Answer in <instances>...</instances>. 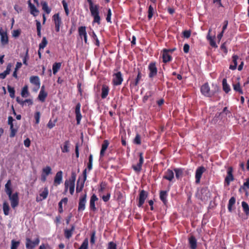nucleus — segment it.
Instances as JSON below:
<instances>
[{
  "instance_id": "12",
  "label": "nucleus",
  "mask_w": 249,
  "mask_h": 249,
  "mask_svg": "<svg viewBox=\"0 0 249 249\" xmlns=\"http://www.w3.org/2000/svg\"><path fill=\"white\" fill-rule=\"evenodd\" d=\"M139 161L137 165L132 166L133 169L137 172H139L142 169V166L143 163V157L142 153H139Z\"/></svg>"
},
{
  "instance_id": "21",
  "label": "nucleus",
  "mask_w": 249,
  "mask_h": 249,
  "mask_svg": "<svg viewBox=\"0 0 249 249\" xmlns=\"http://www.w3.org/2000/svg\"><path fill=\"white\" fill-rule=\"evenodd\" d=\"M62 178V172L60 171L56 173L54 179V185L57 186L61 183Z\"/></svg>"
},
{
  "instance_id": "62",
  "label": "nucleus",
  "mask_w": 249,
  "mask_h": 249,
  "mask_svg": "<svg viewBox=\"0 0 249 249\" xmlns=\"http://www.w3.org/2000/svg\"><path fill=\"white\" fill-rule=\"evenodd\" d=\"M21 33V31L19 29L15 30L13 31L12 36L13 37H17L19 36Z\"/></svg>"
},
{
  "instance_id": "10",
  "label": "nucleus",
  "mask_w": 249,
  "mask_h": 249,
  "mask_svg": "<svg viewBox=\"0 0 249 249\" xmlns=\"http://www.w3.org/2000/svg\"><path fill=\"white\" fill-rule=\"evenodd\" d=\"M205 171V168L203 166H200L197 168L195 175L196 183L198 184L200 182L202 175Z\"/></svg>"
},
{
  "instance_id": "40",
  "label": "nucleus",
  "mask_w": 249,
  "mask_h": 249,
  "mask_svg": "<svg viewBox=\"0 0 249 249\" xmlns=\"http://www.w3.org/2000/svg\"><path fill=\"white\" fill-rule=\"evenodd\" d=\"M242 206L244 212L247 215L249 214V206L248 203L245 201L242 202Z\"/></svg>"
},
{
  "instance_id": "49",
  "label": "nucleus",
  "mask_w": 249,
  "mask_h": 249,
  "mask_svg": "<svg viewBox=\"0 0 249 249\" xmlns=\"http://www.w3.org/2000/svg\"><path fill=\"white\" fill-rule=\"evenodd\" d=\"M92 161L93 157L91 154H90L89 158V162L88 163V169L89 171L91 170L92 168Z\"/></svg>"
},
{
  "instance_id": "24",
  "label": "nucleus",
  "mask_w": 249,
  "mask_h": 249,
  "mask_svg": "<svg viewBox=\"0 0 249 249\" xmlns=\"http://www.w3.org/2000/svg\"><path fill=\"white\" fill-rule=\"evenodd\" d=\"M108 145V142L107 140H105L103 142V143L102 145V148L100 153V157L104 156L105 152L107 150Z\"/></svg>"
},
{
  "instance_id": "38",
  "label": "nucleus",
  "mask_w": 249,
  "mask_h": 249,
  "mask_svg": "<svg viewBox=\"0 0 249 249\" xmlns=\"http://www.w3.org/2000/svg\"><path fill=\"white\" fill-rule=\"evenodd\" d=\"M10 138H13L15 136L17 131H18V127L17 126H11V127H10Z\"/></svg>"
},
{
  "instance_id": "25",
  "label": "nucleus",
  "mask_w": 249,
  "mask_h": 249,
  "mask_svg": "<svg viewBox=\"0 0 249 249\" xmlns=\"http://www.w3.org/2000/svg\"><path fill=\"white\" fill-rule=\"evenodd\" d=\"M109 88L106 85H103L102 88V94L101 97L103 99H105L107 97L108 94Z\"/></svg>"
},
{
  "instance_id": "56",
  "label": "nucleus",
  "mask_w": 249,
  "mask_h": 249,
  "mask_svg": "<svg viewBox=\"0 0 249 249\" xmlns=\"http://www.w3.org/2000/svg\"><path fill=\"white\" fill-rule=\"evenodd\" d=\"M134 142L135 144L140 145L141 143V136L139 134H137L134 140Z\"/></svg>"
},
{
  "instance_id": "6",
  "label": "nucleus",
  "mask_w": 249,
  "mask_h": 249,
  "mask_svg": "<svg viewBox=\"0 0 249 249\" xmlns=\"http://www.w3.org/2000/svg\"><path fill=\"white\" fill-rule=\"evenodd\" d=\"M201 92L203 95L207 97H211L213 93L210 91V88L208 84L205 83L201 87Z\"/></svg>"
},
{
  "instance_id": "3",
  "label": "nucleus",
  "mask_w": 249,
  "mask_h": 249,
  "mask_svg": "<svg viewBox=\"0 0 249 249\" xmlns=\"http://www.w3.org/2000/svg\"><path fill=\"white\" fill-rule=\"evenodd\" d=\"M86 202L87 194L85 193L80 197L78 207V211L79 212L83 211L85 209Z\"/></svg>"
},
{
  "instance_id": "22",
  "label": "nucleus",
  "mask_w": 249,
  "mask_h": 249,
  "mask_svg": "<svg viewBox=\"0 0 249 249\" xmlns=\"http://www.w3.org/2000/svg\"><path fill=\"white\" fill-rule=\"evenodd\" d=\"M168 194L166 191H161L160 193V198L161 201L163 203L164 205H166L167 203V197Z\"/></svg>"
},
{
  "instance_id": "59",
  "label": "nucleus",
  "mask_w": 249,
  "mask_h": 249,
  "mask_svg": "<svg viewBox=\"0 0 249 249\" xmlns=\"http://www.w3.org/2000/svg\"><path fill=\"white\" fill-rule=\"evenodd\" d=\"M152 94L153 92L152 91L147 92L143 98V102H146L150 97L152 96Z\"/></svg>"
},
{
  "instance_id": "23",
  "label": "nucleus",
  "mask_w": 249,
  "mask_h": 249,
  "mask_svg": "<svg viewBox=\"0 0 249 249\" xmlns=\"http://www.w3.org/2000/svg\"><path fill=\"white\" fill-rule=\"evenodd\" d=\"M47 96V93L44 90V87H42L39 92L38 98L40 101H41L42 102H43L45 101Z\"/></svg>"
},
{
  "instance_id": "18",
  "label": "nucleus",
  "mask_w": 249,
  "mask_h": 249,
  "mask_svg": "<svg viewBox=\"0 0 249 249\" xmlns=\"http://www.w3.org/2000/svg\"><path fill=\"white\" fill-rule=\"evenodd\" d=\"M98 199V197L95 194H93L90 197L89 201V207L90 208L94 211L96 209L95 207V202L97 201Z\"/></svg>"
},
{
  "instance_id": "15",
  "label": "nucleus",
  "mask_w": 249,
  "mask_h": 249,
  "mask_svg": "<svg viewBox=\"0 0 249 249\" xmlns=\"http://www.w3.org/2000/svg\"><path fill=\"white\" fill-rule=\"evenodd\" d=\"M80 107L81 105L80 103H78L75 107V113L76 115V119L77 121V124H79L82 118V115L80 113Z\"/></svg>"
},
{
  "instance_id": "54",
  "label": "nucleus",
  "mask_w": 249,
  "mask_h": 249,
  "mask_svg": "<svg viewBox=\"0 0 249 249\" xmlns=\"http://www.w3.org/2000/svg\"><path fill=\"white\" fill-rule=\"evenodd\" d=\"M107 11V17H106V20L107 22L111 23V15H112L111 11L110 8H108Z\"/></svg>"
},
{
  "instance_id": "50",
  "label": "nucleus",
  "mask_w": 249,
  "mask_h": 249,
  "mask_svg": "<svg viewBox=\"0 0 249 249\" xmlns=\"http://www.w3.org/2000/svg\"><path fill=\"white\" fill-rule=\"evenodd\" d=\"M233 87L234 90L238 92L240 94H243V91L241 89L240 85L239 83L236 84H233Z\"/></svg>"
},
{
  "instance_id": "20",
  "label": "nucleus",
  "mask_w": 249,
  "mask_h": 249,
  "mask_svg": "<svg viewBox=\"0 0 249 249\" xmlns=\"http://www.w3.org/2000/svg\"><path fill=\"white\" fill-rule=\"evenodd\" d=\"M12 67V64L11 63H9L6 67V70L3 72L0 73V78L2 79H4L6 76L10 73Z\"/></svg>"
},
{
  "instance_id": "41",
  "label": "nucleus",
  "mask_w": 249,
  "mask_h": 249,
  "mask_svg": "<svg viewBox=\"0 0 249 249\" xmlns=\"http://www.w3.org/2000/svg\"><path fill=\"white\" fill-rule=\"evenodd\" d=\"M30 9L31 14L34 16H36L38 15L39 11L36 8L34 5H31V6L30 7Z\"/></svg>"
},
{
  "instance_id": "44",
  "label": "nucleus",
  "mask_w": 249,
  "mask_h": 249,
  "mask_svg": "<svg viewBox=\"0 0 249 249\" xmlns=\"http://www.w3.org/2000/svg\"><path fill=\"white\" fill-rule=\"evenodd\" d=\"M51 171H52L51 168L50 166H47L46 167L43 168L42 174H43L46 176H48L49 174H51L52 173Z\"/></svg>"
},
{
  "instance_id": "53",
  "label": "nucleus",
  "mask_w": 249,
  "mask_h": 249,
  "mask_svg": "<svg viewBox=\"0 0 249 249\" xmlns=\"http://www.w3.org/2000/svg\"><path fill=\"white\" fill-rule=\"evenodd\" d=\"M107 249H117V245L114 242H109L108 243Z\"/></svg>"
},
{
  "instance_id": "45",
  "label": "nucleus",
  "mask_w": 249,
  "mask_h": 249,
  "mask_svg": "<svg viewBox=\"0 0 249 249\" xmlns=\"http://www.w3.org/2000/svg\"><path fill=\"white\" fill-rule=\"evenodd\" d=\"M36 29H37V34L39 37H41V23L40 21L36 20Z\"/></svg>"
},
{
  "instance_id": "43",
  "label": "nucleus",
  "mask_w": 249,
  "mask_h": 249,
  "mask_svg": "<svg viewBox=\"0 0 249 249\" xmlns=\"http://www.w3.org/2000/svg\"><path fill=\"white\" fill-rule=\"evenodd\" d=\"M154 12V9L152 5H150L148 7V18L149 19H150L153 16Z\"/></svg>"
},
{
  "instance_id": "1",
  "label": "nucleus",
  "mask_w": 249,
  "mask_h": 249,
  "mask_svg": "<svg viewBox=\"0 0 249 249\" xmlns=\"http://www.w3.org/2000/svg\"><path fill=\"white\" fill-rule=\"evenodd\" d=\"M11 186V180L9 179L5 185V192L8 196L12 208L15 209L19 204L18 193V192H16L12 194Z\"/></svg>"
},
{
  "instance_id": "57",
  "label": "nucleus",
  "mask_w": 249,
  "mask_h": 249,
  "mask_svg": "<svg viewBox=\"0 0 249 249\" xmlns=\"http://www.w3.org/2000/svg\"><path fill=\"white\" fill-rule=\"evenodd\" d=\"M70 142L69 141H66L63 146V153L68 152L69 151Z\"/></svg>"
},
{
  "instance_id": "42",
  "label": "nucleus",
  "mask_w": 249,
  "mask_h": 249,
  "mask_svg": "<svg viewBox=\"0 0 249 249\" xmlns=\"http://www.w3.org/2000/svg\"><path fill=\"white\" fill-rule=\"evenodd\" d=\"M65 190H67L69 189L70 193L71 195H72L74 191V184L69 183L68 186H65Z\"/></svg>"
},
{
  "instance_id": "16",
  "label": "nucleus",
  "mask_w": 249,
  "mask_h": 249,
  "mask_svg": "<svg viewBox=\"0 0 249 249\" xmlns=\"http://www.w3.org/2000/svg\"><path fill=\"white\" fill-rule=\"evenodd\" d=\"M162 59L163 62L164 63H166L167 62H168L170 61H171L172 57L171 55L169 54V53L168 52L167 49H163L162 51Z\"/></svg>"
},
{
  "instance_id": "30",
  "label": "nucleus",
  "mask_w": 249,
  "mask_h": 249,
  "mask_svg": "<svg viewBox=\"0 0 249 249\" xmlns=\"http://www.w3.org/2000/svg\"><path fill=\"white\" fill-rule=\"evenodd\" d=\"M74 226L72 225L70 229H66L65 230V235L67 238L69 239L71 236L72 232L74 230Z\"/></svg>"
},
{
  "instance_id": "47",
  "label": "nucleus",
  "mask_w": 249,
  "mask_h": 249,
  "mask_svg": "<svg viewBox=\"0 0 249 249\" xmlns=\"http://www.w3.org/2000/svg\"><path fill=\"white\" fill-rule=\"evenodd\" d=\"M47 40L45 37H43L42 40L41 42L39 44V48H40V50L43 49L47 44Z\"/></svg>"
},
{
  "instance_id": "8",
  "label": "nucleus",
  "mask_w": 249,
  "mask_h": 249,
  "mask_svg": "<svg viewBox=\"0 0 249 249\" xmlns=\"http://www.w3.org/2000/svg\"><path fill=\"white\" fill-rule=\"evenodd\" d=\"M113 76V82L114 85L116 86L121 85L123 81L121 72L119 71L115 73Z\"/></svg>"
},
{
  "instance_id": "46",
  "label": "nucleus",
  "mask_w": 249,
  "mask_h": 249,
  "mask_svg": "<svg viewBox=\"0 0 249 249\" xmlns=\"http://www.w3.org/2000/svg\"><path fill=\"white\" fill-rule=\"evenodd\" d=\"M28 94V86H25L22 89L21 95L23 97H26Z\"/></svg>"
},
{
  "instance_id": "4",
  "label": "nucleus",
  "mask_w": 249,
  "mask_h": 249,
  "mask_svg": "<svg viewBox=\"0 0 249 249\" xmlns=\"http://www.w3.org/2000/svg\"><path fill=\"white\" fill-rule=\"evenodd\" d=\"M147 196L148 193L146 191L143 190L140 191L139 197V203L138 204L139 207H141L143 205Z\"/></svg>"
},
{
  "instance_id": "19",
  "label": "nucleus",
  "mask_w": 249,
  "mask_h": 249,
  "mask_svg": "<svg viewBox=\"0 0 249 249\" xmlns=\"http://www.w3.org/2000/svg\"><path fill=\"white\" fill-rule=\"evenodd\" d=\"M174 178V173L172 170L168 169L165 173L163 178L171 181Z\"/></svg>"
},
{
  "instance_id": "33",
  "label": "nucleus",
  "mask_w": 249,
  "mask_h": 249,
  "mask_svg": "<svg viewBox=\"0 0 249 249\" xmlns=\"http://www.w3.org/2000/svg\"><path fill=\"white\" fill-rule=\"evenodd\" d=\"M76 178V174L74 172H72L71 177L69 180H66L65 182V186H67L69 183L74 184V182Z\"/></svg>"
},
{
  "instance_id": "36",
  "label": "nucleus",
  "mask_w": 249,
  "mask_h": 249,
  "mask_svg": "<svg viewBox=\"0 0 249 249\" xmlns=\"http://www.w3.org/2000/svg\"><path fill=\"white\" fill-rule=\"evenodd\" d=\"M86 29L85 26H81L78 28L79 35L81 38L87 35Z\"/></svg>"
},
{
  "instance_id": "64",
  "label": "nucleus",
  "mask_w": 249,
  "mask_h": 249,
  "mask_svg": "<svg viewBox=\"0 0 249 249\" xmlns=\"http://www.w3.org/2000/svg\"><path fill=\"white\" fill-rule=\"evenodd\" d=\"M243 189L246 190L249 189V178H247L245 182L244 183Z\"/></svg>"
},
{
  "instance_id": "11",
  "label": "nucleus",
  "mask_w": 249,
  "mask_h": 249,
  "mask_svg": "<svg viewBox=\"0 0 249 249\" xmlns=\"http://www.w3.org/2000/svg\"><path fill=\"white\" fill-rule=\"evenodd\" d=\"M233 169L231 167H229L227 170V175L225 179V182L229 185L230 182L234 180L232 175Z\"/></svg>"
},
{
  "instance_id": "35",
  "label": "nucleus",
  "mask_w": 249,
  "mask_h": 249,
  "mask_svg": "<svg viewBox=\"0 0 249 249\" xmlns=\"http://www.w3.org/2000/svg\"><path fill=\"white\" fill-rule=\"evenodd\" d=\"M230 112L228 109L227 107H225L223 111L221 112L217 113L216 114L215 116L216 117H220L221 115L223 116L224 117H226L228 114H230Z\"/></svg>"
},
{
  "instance_id": "28",
  "label": "nucleus",
  "mask_w": 249,
  "mask_h": 249,
  "mask_svg": "<svg viewBox=\"0 0 249 249\" xmlns=\"http://www.w3.org/2000/svg\"><path fill=\"white\" fill-rule=\"evenodd\" d=\"M238 59V56L237 55H233L232 56V62L233 65H231L230 66V69L232 70H234L236 69L237 65V59Z\"/></svg>"
},
{
  "instance_id": "27",
  "label": "nucleus",
  "mask_w": 249,
  "mask_h": 249,
  "mask_svg": "<svg viewBox=\"0 0 249 249\" xmlns=\"http://www.w3.org/2000/svg\"><path fill=\"white\" fill-rule=\"evenodd\" d=\"M236 199L234 196L231 197L228 203V209L230 212H231L232 211V206L235 204Z\"/></svg>"
},
{
  "instance_id": "32",
  "label": "nucleus",
  "mask_w": 249,
  "mask_h": 249,
  "mask_svg": "<svg viewBox=\"0 0 249 249\" xmlns=\"http://www.w3.org/2000/svg\"><path fill=\"white\" fill-rule=\"evenodd\" d=\"M222 86L223 89L226 93H228L231 90L230 86L227 84V80L225 78L222 80Z\"/></svg>"
},
{
  "instance_id": "55",
  "label": "nucleus",
  "mask_w": 249,
  "mask_h": 249,
  "mask_svg": "<svg viewBox=\"0 0 249 249\" xmlns=\"http://www.w3.org/2000/svg\"><path fill=\"white\" fill-rule=\"evenodd\" d=\"M141 78H142V73L140 71H139L137 76V78H136L135 82L134 83V85L135 86H136L139 84V81L141 80Z\"/></svg>"
},
{
  "instance_id": "7",
  "label": "nucleus",
  "mask_w": 249,
  "mask_h": 249,
  "mask_svg": "<svg viewBox=\"0 0 249 249\" xmlns=\"http://www.w3.org/2000/svg\"><path fill=\"white\" fill-rule=\"evenodd\" d=\"M148 70L150 71L149 73V78H153L157 75V68L156 66L155 63H150L148 66Z\"/></svg>"
},
{
  "instance_id": "31",
  "label": "nucleus",
  "mask_w": 249,
  "mask_h": 249,
  "mask_svg": "<svg viewBox=\"0 0 249 249\" xmlns=\"http://www.w3.org/2000/svg\"><path fill=\"white\" fill-rule=\"evenodd\" d=\"M61 66V63L55 62L53 65V74H56L58 71L60 70Z\"/></svg>"
},
{
  "instance_id": "61",
  "label": "nucleus",
  "mask_w": 249,
  "mask_h": 249,
  "mask_svg": "<svg viewBox=\"0 0 249 249\" xmlns=\"http://www.w3.org/2000/svg\"><path fill=\"white\" fill-rule=\"evenodd\" d=\"M83 249H88V240L86 239L84 240L80 246Z\"/></svg>"
},
{
  "instance_id": "60",
  "label": "nucleus",
  "mask_w": 249,
  "mask_h": 249,
  "mask_svg": "<svg viewBox=\"0 0 249 249\" xmlns=\"http://www.w3.org/2000/svg\"><path fill=\"white\" fill-rule=\"evenodd\" d=\"M208 40L209 41L210 44L212 47H217L214 40L213 39V38H212V37H208Z\"/></svg>"
},
{
  "instance_id": "48",
  "label": "nucleus",
  "mask_w": 249,
  "mask_h": 249,
  "mask_svg": "<svg viewBox=\"0 0 249 249\" xmlns=\"http://www.w3.org/2000/svg\"><path fill=\"white\" fill-rule=\"evenodd\" d=\"M20 244V242L12 240L11 241V249H17Z\"/></svg>"
},
{
  "instance_id": "17",
  "label": "nucleus",
  "mask_w": 249,
  "mask_h": 249,
  "mask_svg": "<svg viewBox=\"0 0 249 249\" xmlns=\"http://www.w3.org/2000/svg\"><path fill=\"white\" fill-rule=\"evenodd\" d=\"M190 249H196L197 248V241L194 236H190L188 239Z\"/></svg>"
},
{
  "instance_id": "39",
  "label": "nucleus",
  "mask_w": 249,
  "mask_h": 249,
  "mask_svg": "<svg viewBox=\"0 0 249 249\" xmlns=\"http://www.w3.org/2000/svg\"><path fill=\"white\" fill-rule=\"evenodd\" d=\"M174 171L176 173V177L178 179L182 177L183 174V169L181 168H175Z\"/></svg>"
},
{
  "instance_id": "51",
  "label": "nucleus",
  "mask_w": 249,
  "mask_h": 249,
  "mask_svg": "<svg viewBox=\"0 0 249 249\" xmlns=\"http://www.w3.org/2000/svg\"><path fill=\"white\" fill-rule=\"evenodd\" d=\"M8 90L9 92L10 96L11 98H14L15 97V90L14 88L11 87L9 86H8Z\"/></svg>"
},
{
  "instance_id": "13",
  "label": "nucleus",
  "mask_w": 249,
  "mask_h": 249,
  "mask_svg": "<svg viewBox=\"0 0 249 249\" xmlns=\"http://www.w3.org/2000/svg\"><path fill=\"white\" fill-rule=\"evenodd\" d=\"M0 42L2 45H5L8 43V37L7 33L0 29Z\"/></svg>"
},
{
  "instance_id": "63",
  "label": "nucleus",
  "mask_w": 249,
  "mask_h": 249,
  "mask_svg": "<svg viewBox=\"0 0 249 249\" xmlns=\"http://www.w3.org/2000/svg\"><path fill=\"white\" fill-rule=\"evenodd\" d=\"M183 36L185 38H189L191 36V31L189 30H185L183 31Z\"/></svg>"
},
{
  "instance_id": "14",
  "label": "nucleus",
  "mask_w": 249,
  "mask_h": 249,
  "mask_svg": "<svg viewBox=\"0 0 249 249\" xmlns=\"http://www.w3.org/2000/svg\"><path fill=\"white\" fill-rule=\"evenodd\" d=\"M53 19L55 24V31L58 32L59 31V27L61 22V19L59 17L58 14H54L53 17Z\"/></svg>"
},
{
  "instance_id": "37",
  "label": "nucleus",
  "mask_w": 249,
  "mask_h": 249,
  "mask_svg": "<svg viewBox=\"0 0 249 249\" xmlns=\"http://www.w3.org/2000/svg\"><path fill=\"white\" fill-rule=\"evenodd\" d=\"M10 207L8 204L6 202L3 203V211L5 215H8L9 213Z\"/></svg>"
},
{
  "instance_id": "34",
  "label": "nucleus",
  "mask_w": 249,
  "mask_h": 249,
  "mask_svg": "<svg viewBox=\"0 0 249 249\" xmlns=\"http://www.w3.org/2000/svg\"><path fill=\"white\" fill-rule=\"evenodd\" d=\"M42 10L44 11L47 14H49L51 12V9L48 6V3L46 1H42L41 2Z\"/></svg>"
},
{
  "instance_id": "9",
  "label": "nucleus",
  "mask_w": 249,
  "mask_h": 249,
  "mask_svg": "<svg viewBox=\"0 0 249 249\" xmlns=\"http://www.w3.org/2000/svg\"><path fill=\"white\" fill-rule=\"evenodd\" d=\"M83 176H84V180L80 183L79 181H78L77 183V186L76 188V192L77 193H80L81 192L83 189L84 185L85 180L87 178V169H85L83 171Z\"/></svg>"
},
{
  "instance_id": "2",
  "label": "nucleus",
  "mask_w": 249,
  "mask_h": 249,
  "mask_svg": "<svg viewBox=\"0 0 249 249\" xmlns=\"http://www.w3.org/2000/svg\"><path fill=\"white\" fill-rule=\"evenodd\" d=\"M89 5L91 15L93 18V22L100 24V17L99 16V5H93L92 0H87Z\"/></svg>"
},
{
  "instance_id": "58",
  "label": "nucleus",
  "mask_w": 249,
  "mask_h": 249,
  "mask_svg": "<svg viewBox=\"0 0 249 249\" xmlns=\"http://www.w3.org/2000/svg\"><path fill=\"white\" fill-rule=\"evenodd\" d=\"M40 113L39 111H37L35 114V119L36 120V124H38L40 121Z\"/></svg>"
},
{
  "instance_id": "26",
  "label": "nucleus",
  "mask_w": 249,
  "mask_h": 249,
  "mask_svg": "<svg viewBox=\"0 0 249 249\" xmlns=\"http://www.w3.org/2000/svg\"><path fill=\"white\" fill-rule=\"evenodd\" d=\"M30 82L36 86H40V80L38 76H32L30 78Z\"/></svg>"
},
{
  "instance_id": "5",
  "label": "nucleus",
  "mask_w": 249,
  "mask_h": 249,
  "mask_svg": "<svg viewBox=\"0 0 249 249\" xmlns=\"http://www.w3.org/2000/svg\"><path fill=\"white\" fill-rule=\"evenodd\" d=\"M39 243V239L38 238L36 239L34 241H32L30 238H27L26 239V247L28 249H32L38 245Z\"/></svg>"
},
{
  "instance_id": "52",
  "label": "nucleus",
  "mask_w": 249,
  "mask_h": 249,
  "mask_svg": "<svg viewBox=\"0 0 249 249\" xmlns=\"http://www.w3.org/2000/svg\"><path fill=\"white\" fill-rule=\"evenodd\" d=\"M29 58V56L28 54V49H27L26 51L25 55L23 58V64L25 65L26 66L28 65L27 60Z\"/></svg>"
},
{
  "instance_id": "29",
  "label": "nucleus",
  "mask_w": 249,
  "mask_h": 249,
  "mask_svg": "<svg viewBox=\"0 0 249 249\" xmlns=\"http://www.w3.org/2000/svg\"><path fill=\"white\" fill-rule=\"evenodd\" d=\"M40 196L42 197V199H39L38 197H36V201H39L42 200V199H45L47 198L48 195V190L47 188H45L44 190L39 194Z\"/></svg>"
}]
</instances>
